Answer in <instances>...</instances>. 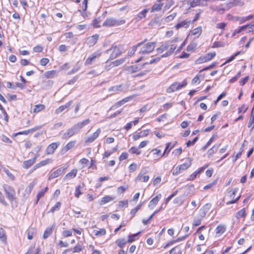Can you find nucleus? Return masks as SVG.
Segmentation results:
<instances>
[{
	"label": "nucleus",
	"mask_w": 254,
	"mask_h": 254,
	"mask_svg": "<svg viewBox=\"0 0 254 254\" xmlns=\"http://www.w3.org/2000/svg\"><path fill=\"white\" fill-rule=\"evenodd\" d=\"M191 163L192 159L188 158L185 163L176 167L173 172V175L176 176L181 173L183 171L189 168L191 166Z\"/></svg>",
	"instance_id": "f257e3e1"
},
{
	"label": "nucleus",
	"mask_w": 254,
	"mask_h": 254,
	"mask_svg": "<svg viewBox=\"0 0 254 254\" xmlns=\"http://www.w3.org/2000/svg\"><path fill=\"white\" fill-rule=\"evenodd\" d=\"M232 5H229L227 2L225 4H221L219 5H211L210 8L213 11L216 12L219 14H223L226 11H228L231 8Z\"/></svg>",
	"instance_id": "f03ea898"
},
{
	"label": "nucleus",
	"mask_w": 254,
	"mask_h": 254,
	"mask_svg": "<svg viewBox=\"0 0 254 254\" xmlns=\"http://www.w3.org/2000/svg\"><path fill=\"white\" fill-rule=\"evenodd\" d=\"M125 23V20L124 19H116L114 18L111 17L107 18L103 24L104 27H113L123 25Z\"/></svg>",
	"instance_id": "7ed1b4c3"
},
{
	"label": "nucleus",
	"mask_w": 254,
	"mask_h": 254,
	"mask_svg": "<svg viewBox=\"0 0 254 254\" xmlns=\"http://www.w3.org/2000/svg\"><path fill=\"white\" fill-rule=\"evenodd\" d=\"M238 188H236L232 190H230L227 195V197L229 198L230 200L227 202V204L234 203L237 202L241 197V195L239 194L235 197L236 194L238 192Z\"/></svg>",
	"instance_id": "20e7f679"
},
{
	"label": "nucleus",
	"mask_w": 254,
	"mask_h": 254,
	"mask_svg": "<svg viewBox=\"0 0 254 254\" xmlns=\"http://www.w3.org/2000/svg\"><path fill=\"white\" fill-rule=\"evenodd\" d=\"M187 84V81L186 79L184 80L182 83L174 82L167 89L166 91L168 93L175 92L186 86Z\"/></svg>",
	"instance_id": "39448f33"
},
{
	"label": "nucleus",
	"mask_w": 254,
	"mask_h": 254,
	"mask_svg": "<svg viewBox=\"0 0 254 254\" xmlns=\"http://www.w3.org/2000/svg\"><path fill=\"white\" fill-rule=\"evenodd\" d=\"M147 156H149L151 161L157 162L163 156V154L161 153V150L157 148L152 149L148 154Z\"/></svg>",
	"instance_id": "423d86ee"
},
{
	"label": "nucleus",
	"mask_w": 254,
	"mask_h": 254,
	"mask_svg": "<svg viewBox=\"0 0 254 254\" xmlns=\"http://www.w3.org/2000/svg\"><path fill=\"white\" fill-rule=\"evenodd\" d=\"M147 173V168H142L141 170H140V172L138 174L136 178L135 179V181L143 183L147 182L149 179L150 177L149 175L146 174Z\"/></svg>",
	"instance_id": "0eeeda50"
},
{
	"label": "nucleus",
	"mask_w": 254,
	"mask_h": 254,
	"mask_svg": "<svg viewBox=\"0 0 254 254\" xmlns=\"http://www.w3.org/2000/svg\"><path fill=\"white\" fill-rule=\"evenodd\" d=\"M3 188L7 198L10 201L14 200L15 199V190L13 188L7 185H4Z\"/></svg>",
	"instance_id": "6e6552de"
},
{
	"label": "nucleus",
	"mask_w": 254,
	"mask_h": 254,
	"mask_svg": "<svg viewBox=\"0 0 254 254\" xmlns=\"http://www.w3.org/2000/svg\"><path fill=\"white\" fill-rule=\"evenodd\" d=\"M155 42H149L145 44L140 49V53L143 54H148L152 52L155 47Z\"/></svg>",
	"instance_id": "1a4fd4ad"
},
{
	"label": "nucleus",
	"mask_w": 254,
	"mask_h": 254,
	"mask_svg": "<svg viewBox=\"0 0 254 254\" xmlns=\"http://www.w3.org/2000/svg\"><path fill=\"white\" fill-rule=\"evenodd\" d=\"M216 55L215 52L209 53L200 57L195 61L196 64H200L211 60Z\"/></svg>",
	"instance_id": "9d476101"
},
{
	"label": "nucleus",
	"mask_w": 254,
	"mask_h": 254,
	"mask_svg": "<svg viewBox=\"0 0 254 254\" xmlns=\"http://www.w3.org/2000/svg\"><path fill=\"white\" fill-rule=\"evenodd\" d=\"M110 51H112L110 56V59H114L122 53V48L120 46H115L112 47L111 49L108 50L106 52L108 53Z\"/></svg>",
	"instance_id": "9b49d317"
},
{
	"label": "nucleus",
	"mask_w": 254,
	"mask_h": 254,
	"mask_svg": "<svg viewBox=\"0 0 254 254\" xmlns=\"http://www.w3.org/2000/svg\"><path fill=\"white\" fill-rule=\"evenodd\" d=\"M128 86L127 84H120L113 86L109 89V91L112 94L117 93L119 92L127 90Z\"/></svg>",
	"instance_id": "f8f14e48"
},
{
	"label": "nucleus",
	"mask_w": 254,
	"mask_h": 254,
	"mask_svg": "<svg viewBox=\"0 0 254 254\" xmlns=\"http://www.w3.org/2000/svg\"><path fill=\"white\" fill-rule=\"evenodd\" d=\"M102 52L98 50L92 54H91L90 56H89L85 62V65H89L91 64L95 60L100 57L101 55Z\"/></svg>",
	"instance_id": "ddd939ff"
},
{
	"label": "nucleus",
	"mask_w": 254,
	"mask_h": 254,
	"mask_svg": "<svg viewBox=\"0 0 254 254\" xmlns=\"http://www.w3.org/2000/svg\"><path fill=\"white\" fill-rule=\"evenodd\" d=\"M202 27L201 26H199L190 31L188 37H192L194 39H197L200 36L202 33Z\"/></svg>",
	"instance_id": "4468645a"
},
{
	"label": "nucleus",
	"mask_w": 254,
	"mask_h": 254,
	"mask_svg": "<svg viewBox=\"0 0 254 254\" xmlns=\"http://www.w3.org/2000/svg\"><path fill=\"white\" fill-rule=\"evenodd\" d=\"M211 205L209 203L206 204L202 206L198 210L197 215L199 216L200 218H203L207 212L210 209Z\"/></svg>",
	"instance_id": "2eb2a0df"
},
{
	"label": "nucleus",
	"mask_w": 254,
	"mask_h": 254,
	"mask_svg": "<svg viewBox=\"0 0 254 254\" xmlns=\"http://www.w3.org/2000/svg\"><path fill=\"white\" fill-rule=\"evenodd\" d=\"M99 38V35L95 34L88 37L86 40V43L89 46L91 47L94 45Z\"/></svg>",
	"instance_id": "dca6fc26"
},
{
	"label": "nucleus",
	"mask_w": 254,
	"mask_h": 254,
	"mask_svg": "<svg viewBox=\"0 0 254 254\" xmlns=\"http://www.w3.org/2000/svg\"><path fill=\"white\" fill-rule=\"evenodd\" d=\"M192 23V22H191V21L190 20H185L184 21L179 22L175 26V27L177 29H178L182 27L187 28L190 26V24H191Z\"/></svg>",
	"instance_id": "f3484780"
},
{
	"label": "nucleus",
	"mask_w": 254,
	"mask_h": 254,
	"mask_svg": "<svg viewBox=\"0 0 254 254\" xmlns=\"http://www.w3.org/2000/svg\"><path fill=\"white\" fill-rule=\"evenodd\" d=\"M150 130L149 129H145L141 131L138 133L134 134L133 135V139L134 140H137L140 137H145L148 135Z\"/></svg>",
	"instance_id": "a211bd4d"
},
{
	"label": "nucleus",
	"mask_w": 254,
	"mask_h": 254,
	"mask_svg": "<svg viewBox=\"0 0 254 254\" xmlns=\"http://www.w3.org/2000/svg\"><path fill=\"white\" fill-rule=\"evenodd\" d=\"M76 132H77V131L74 127H72L67 129L66 132L64 133L63 137L64 139L68 138L70 137L73 136Z\"/></svg>",
	"instance_id": "6ab92c4d"
},
{
	"label": "nucleus",
	"mask_w": 254,
	"mask_h": 254,
	"mask_svg": "<svg viewBox=\"0 0 254 254\" xmlns=\"http://www.w3.org/2000/svg\"><path fill=\"white\" fill-rule=\"evenodd\" d=\"M139 69H140L137 65H134L127 66L124 68V70L126 71L127 74H132L138 71Z\"/></svg>",
	"instance_id": "aec40b11"
},
{
	"label": "nucleus",
	"mask_w": 254,
	"mask_h": 254,
	"mask_svg": "<svg viewBox=\"0 0 254 254\" xmlns=\"http://www.w3.org/2000/svg\"><path fill=\"white\" fill-rule=\"evenodd\" d=\"M115 196L111 195H106L103 197L99 202L100 205H103L107 203L110 202L115 199Z\"/></svg>",
	"instance_id": "412c9836"
},
{
	"label": "nucleus",
	"mask_w": 254,
	"mask_h": 254,
	"mask_svg": "<svg viewBox=\"0 0 254 254\" xmlns=\"http://www.w3.org/2000/svg\"><path fill=\"white\" fill-rule=\"evenodd\" d=\"M3 171L5 173L9 179L11 181H14L15 180L14 175L12 174L8 169L0 165V171Z\"/></svg>",
	"instance_id": "4be33fe9"
},
{
	"label": "nucleus",
	"mask_w": 254,
	"mask_h": 254,
	"mask_svg": "<svg viewBox=\"0 0 254 254\" xmlns=\"http://www.w3.org/2000/svg\"><path fill=\"white\" fill-rule=\"evenodd\" d=\"M161 197V194H159L156 196L154 197L152 200H151L148 204L149 208L150 209L154 208V207L157 204Z\"/></svg>",
	"instance_id": "5701e85b"
},
{
	"label": "nucleus",
	"mask_w": 254,
	"mask_h": 254,
	"mask_svg": "<svg viewBox=\"0 0 254 254\" xmlns=\"http://www.w3.org/2000/svg\"><path fill=\"white\" fill-rule=\"evenodd\" d=\"M64 170H65V169L63 167H61V168L58 169L57 170L53 171L51 173L50 178H56V177L61 175L64 172Z\"/></svg>",
	"instance_id": "b1692460"
},
{
	"label": "nucleus",
	"mask_w": 254,
	"mask_h": 254,
	"mask_svg": "<svg viewBox=\"0 0 254 254\" xmlns=\"http://www.w3.org/2000/svg\"><path fill=\"white\" fill-rule=\"evenodd\" d=\"M207 4L206 0H193L191 3L190 5L192 7H195L197 6H204Z\"/></svg>",
	"instance_id": "393cba45"
},
{
	"label": "nucleus",
	"mask_w": 254,
	"mask_h": 254,
	"mask_svg": "<svg viewBox=\"0 0 254 254\" xmlns=\"http://www.w3.org/2000/svg\"><path fill=\"white\" fill-rule=\"evenodd\" d=\"M168 47H169L167 52L164 54L162 57H165L171 55L177 48V46L176 44L170 45L168 44Z\"/></svg>",
	"instance_id": "a878e982"
},
{
	"label": "nucleus",
	"mask_w": 254,
	"mask_h": 254,
	"mask_svg": "<svg viewBox=\"0 0 254 254\" xmlns=\"http://www.w3.org/2000/svg\"><path fill=\"white\" fill-rule=\"evenodd\" d=\"M36 160V157H34V158L27 160L26 161H24L23 163V167L25 169H28L32 165L34 164Z\"/></svg>",
	"instance_id": "bb28decb"
},
{
	"label": "nucleus",
	"mask_w": 254,
	"mask_h": 254,
	"mask_svg": "<svg viewBox=\"0 0 254 254\" xmlns=\"http://www.w3.org/2000/svg\"><path fill=\"white\" fill-rule=\"evenodd\" d=\"M90 120L89 119L85 120L81 122L78 123L77 124L75 125L73 127L77 131V132L82 128L85 125H87L89 123Z\"/></svg>",
	"instance_id": "cd10ccee"
},
{
	"label": "nucleus",
	"mask_w": 254,
	"mask_h": 254,
	"mask_svg": "<svg viewBox=\"0 0 254 254\" xmlns=\"http://www.w3.org/2000/svg\"><path fill=\"white\" fill-rule=\"evenodd\" d=\"M77 173V169H73L69 173L67 174L64 178V180H69L74 178Z\"/></svg>",
	"instance_id": "c85d7f7f"
},
{
	"label": "nucleus",
	"mask_w": 254,
	"mask_h": 254,
	"mask_svg": "<svg viewBox=\"0 0 254 254\" xmlns=\"http://www.w3.org/2000/svg\"><path fill=\"white\" fill-rule=\"evenodd\" d=\"M228 3L232 5L231 8L235 6H243L245 4L244 0H232Z\"/></svg>",
	"instance_id": "c756f323"
},
{
	"label": "nucleus",
	"mask_w": 254,
	"mask_h": 254,
	"mask_svg": "<svg viewBox=\"0 0 254 254\" xmlns=\"http://www.w3.org/2000/svg\"><path fill=\"white\" fill-rule=\"evenodd\" d=\"M37 230L34 228H30L27 230V238L29 240H31L36 235Z\"/></svg>",
	"instance_id": "7c9ffc66"
},
{
	"label": "nucleus",
	"mask_w": 254,
	"mask_h": 254,
	"mask_svg": "<svg viewBox=\"0 0 254 254\" xmlns=\"http://www.w3.org/2000/svg\"><path fill=\"white\" fill-rule=\"evenodd\" d=\"M226 230V227L223 225H218L216 229V234L217 236L219 237L221 236Z\"/></svg>",
	"instance_id": "2f4dec72"
},
{
	"label": "nucleus",
	"mask_w": 254,
	"mask_h": 254,
	"mask_svg": "<svg viewBox=\"0 0 254 254\" xmlns=\"http://www.w3.org/2000/svg\"><path fill=\"white\" fill-rule=\"evenodd\" d=\"M75 144V141H71L68 142L62 149V152L64 153L67 152L68 150L72 148Z\"/></svg>",
	"instance_id": "473e14b6"
},
{
	"label": "nucleus",
	"mask_w": 254,
	"mask_h": 254,
	"mask_svg": "<svg viewBox=\"0 0 254 254\" xmlns=\"http://www.w3.org/2000/svg\"><path fill=\"white\" fill-rule=\"evenodd\" d=\"M168 43H164L161 45V46L156 49V51L158 53L161 54L163 52L167 51L168 49Z\"/></svg>",
	"instance_id": "72a5a7b5"
},
{
	"label": "nucleus",
	"mask_w": 254,
	"mask_h": 254,
	"mask_svg": "<svg viewBox=\"0 0 254 254\" xmlns=\"http://www.w3.org/2000/svg\"><path fill=\"white\" fill-rule=\"evenodd\" d=\"M72 104L71 101H69L67 103L64 105H63L60 106L58 109L56 110V112L57 113H60L64 111L65 109H67Z\"/></svg>",
	"instance_id": "f704fd0d"
},
{
	"label": "nucleus",
	"mask_w": 254,
	"mask_h": 254,
	"mask_svg": "<svg viewBox=\"0 0 254 254\" xmlns=\"http://www.w3.org/2000/svg\"><path fill=\"white\" fill-rule=\"evenodd\" d=\"M246 215L245 209L243 208L239 210L236 214V217L237 219L245 218Z\"/></svg>",
	"instance_id": "c9c22d12"
},
{
	"label": "nucleus",
	"mask_w": 254,
	"mask_h": 254,
	"mask_svg": "<svg viewBox=\"0 0 254 254\" xmlns=\"http://www.w3.org/2000/svg\"><path fill=\"white\" fill-rule=\"evenodd\" d=\"M59 143H53L49 145V154L53 153L59 145Z\"/></svg>",
	"instance_id": "e433bc0d"
},
{
	"label": "nucleus",
	"mask_w": 254,
	"mask_h": 254,
	"mask_svg": "<svg viewBox=\"0 0 254 254\" xmlns=\"http://www.w3.org/2000/svg\"><path fill=\"white\" fill-rule=\"evenodd\" d=\"M143 205V202H140L138 205L136 206V207L130 210V214L131 215L132 217H134L137 212L140 209L141 206Z\"/></svg>",
	"instance_id": "4c0bfd02"
},
{
	"label": "nucleus",
	"mask_w": 254,
	"mask_h": 254,
	"mask_svg": "<svg viewBox=\"0 0 254 254\" xmlns=\"http://www.w3.org/2000/svg\"><path fill=\"white\" fill-rule=\"evenodd\" d=\"M246 26H240L238 27L237 29L234 30L232 33V37H235L237 34L240 33L242 31H244Z\"/></svg>",
	"instance_id": "58836bf2"
},
{
	"label": "nucleus",
	"mask_w": 254,
	"mask_h": 254,
	"mask_svg": "<svg viewBox=\"0 0 254 254\" xmlns=\"http://www.w3.org/2000/svg\"><path fill=\"white\" fill-rule=\"evenodd\" d=\"M116 243L119 247L122 248L127 243V241H126L125 239L122 238L117 240Z\"/></svg>",
	"instance_id": "ea45409f"
},
{
	"label": "nucleus",
	"mask_w": 254,
	"mask_h": 254,
	"mask_svg": "<svg viewBox=\"0 0 254 254\" xmlns=\"http://www.w3.org/2000/svg\"><path fill=\"white\" fill-rule=\"evenodd\" d=\"M133 97H134V96H133L127 97L123 99L122 100L118 102L117 103V105L118 106H122V105L124 104L125 103H127V102H128L129 101H130V100L132 99L133 98Z\"/></svg>",
	"instance_id": "a19ab883"
},
{
	"label": "nucleus",
	"mask_w": 254,
	"mask_h": 254,
	"mask_svg": "<svg viewBox=\"0 0 254 254\" xmlns=\"http://www.w3.org/2000/svg\"><path fill=\"white\" fill-rule=\"evenodd\" d=\"M133 97H134V96H133L127 97L123 99L122 100L118 102L117 103V105L118 106H122V105L124 104L125 103H127V102H128L129 101H130V100L132 99L133 98Z\"/></svg>",
	"instance_id": "79ce46f5"
},
{
	"label": "nucleus",
	"mask_w": 254,
	"mask_h": 254,
	"mask_svg": "<svg viewBox=\"0 0 254 254\" xmlns=\"http://www.w3.org/2000/svg\"><path fill=\"white\" fill-rule=\"evenodd\" d=\"M38 127H36L27 130L19 132L17 133V134H24V135H27L29 133H32L36 131V130L38 129Z\"/></svg>",
	"instance_id": "37998d69"
},
{
	"label": "nucleus",
	"mask_w": 254,
	"mask_h": 254,
	"mask_svg": "<svg viewBox=\"0 0 254 254\" xmlns=\"http://www.w3.org/2000/svg\"><path fill=\"white\" fill-rule=\"evenodd\" d=\"M45 108V105L43 104H38L34 106V109H33V112L34 113H38L41 111V110H43Z\"/></svg>",
	"instance_id": "c03bdc74"
},
{
	"label": "nucleus",
	"mask_w": 254,
	"mask_h": 254,
	"mask_svg": "<svg viewBox=\"0 0 254 254\" xmlns=\"http://www.w3.org/2000/svg\"><path fill=\"white\" fill-rule=\"evenodd\" d=\"M147 12H148V10L146 9H145L143 10L142 11H141L140 12H139L137 16L136 17L137 20H141V19L144 18L146 16V14L147 13Z\"/></svg>",
	"instance_id": "a18cd8bd"
},
{
	"label": "nucleus",
	"mask_w": 254,
	"mask_h": 254,
	"mask_svg": "<svg viewBox=\"0 0 254 254\" xmlns=\"http://www.w3.org/2000/svg\"><path fill=\"white\" fill-rule=\"evenodd\" d=\"M93 233L96 236H101L106 234V230L104 229H101L99 230H95Z\"/></svg>",
	"instance_id": "49530a36"
},
{
	"label": "nucleus",
	"mask_w": 254,
	"mask_h": 254,
	"mask_svg": "<svg viewBox=\"0 0 254 254\" xmlns=\"http://www.w3.org/2000/svg\"><path fill=\"white\" fill-rule=\"evenodd\" d=\"M203 219L200 218L199 216H196L194 219L193 221V225L194 226H197L201 224V221Z\"/></svg>",
	"instance_id": "de8ad7c7"
},
{
	"label": "nucleus",
	"mask_w": 254,
	"mask_h": 254,
	"mask_svg": "<svg viewBox=\"0 0 254 254\" xmlns=\"http://www.w3.org/2000/svg\"><path fill=\"white\" fill-rule=\"evenodd\" d=\"M162 4L161 3H155L151 8V12L158 11L161 10Z\"/></svg>",
	"instance_id": "09e8293b"
},
{
	"label": "nucleus",
	"mask_w": 254,
	"mask_h": 254,
	"mask_svg": "<svg viewBox=\"0 0 254 254\" xmlns=\"http://www.w3.org/2000/svg\"><path fill=\"white\" fill-rule=\"evenodd\" d=\"M170 254H182L181 249L179 247H176L172 249Z\"/></svg>",
	"instance_id": "8fccbe9b"
},
{
	"label": "nucleus",
	"mask_w": 254,
	"mask_h": 254,
	"mask_svg": "<svg viewBox=\"0 0 254 254\" xmlns=\"http://www.w3.org/2000/svg\"><path fill=\"white\" fill-rule=\"evenodd\" d=\"M203 78V77H201V75L198 74L193 78L191 82L192 84L199 83L201 80Z\"/></svg>",
	"instance_id": "3c124183"
},
{
	"label": "nucleus",
	"mask_w": 254,
	"mask_h": 254,
	"mask_svg": "<svg viewBox=\"0 0 254 254\" xmlns=\"http://www.w3.org/2000/svg\"><path fill=\"white\" fill-rule=\"evenodd\" d=\"M35 184H36V182L35 181H33L32 182H31L28 186L27 188L26 189V190H25L26 192L27 193H30L31 192V190H32V189H33V187H34Z\"/></svg>",
	"instance_id": "603ef678"
},
{
	"label": "nucleus",
	"mask_w": 254,
	"mask_h": 254,
	"mask_svg": "<svg viewBox=\"0 0 254 254\" xmlns=\"http://www.w3.org/2000/svg\"><path fill=\"white\" fill-rule=\"evenodd\" d=\"M243 26H246V27L245 28L244 31H246V33H250L254 30V25L253 24H248L244 25Z\"/></svg>",
	"instance_id": "864d4df0"
},
{
	"label": "nucleus",
	"mask_w": 254,
	"mask_h": 254,
	"mask_svg": "<svg viewBox=\"0 0 254 254\" xmlns=\"http://www.w3.org/2000/svg\"><path fill=\"white\" fill-rule=\"evenodd\" d=\"M81 187L80 185H78L77 186H76V187L75 188L74 195H75V196L77 198H78L79 197V196L82 194V192L81 191Z\"/></svg>",
	"instance_id": "5fc2aeb1"
},
{
	"label": "nucleus",
	"mask_w": 254,
	"mask_h": 254,
	"mask_svg": "<svg viewBox=\"0 0 254 254\" xmlns=\"http://www.w3.org/2000/svg\"><path fill=\"white\" fill-rule=\"evenodd\" d=\"M129 152L132 154H135L139 155L140 154L141 151L136 147H132L129 150Z\"/></svg>",
	"instance_id": "6e6d98bb"
},
{
	"label": "nucleus",
	"mask_w": 254,
	"mask_h": 254,
	"mask_svg": "<svg viewBox=\"0 0 254 254\" xmlns=\"http://www.w3.org/2000/svg\"><path fill=\"white\" fill-rule=\"evenodd\" d=\"M0 239L3 242H5L6 240L5 232L2 228H0Z\"/></svg>",
	"instance_id": "4d7b16f0"
},
{
	"label": "nucleus",
	"mask_w": 254,
	"mask_h": 254,
	"mask_svg": "<svg viewBox=\"0 0 254 254\" xmlns=\"http://www.w3.org/2000/svg\"><path fill=\"white\" fill-rule=\"evenodd\" d=\"M48 161L47 160L42 161L39 163L36 164L34 167V170H36L37 168H40L42 166H45L47 164Z\"/></svg>",
	"instance_id": "13d9d810"
},
{
	"label": "nucleus",
	"mask_w": 254,
	"mask_h": 254,
	"mask_svg": "<svg viewBox=\"0 0 254 254\" xmlns=\"http://www.w3.org/2000/svg\"><path fill=\"white\" fill-rule=\"evenodd\" d=\"M61 205V203L60 202H57L55 205L52 207L50 209V212H54L55 211H58L59 210L60 207Z\"/></svg>",
	"instance_id": "bf43d9fd"
},
{
	"label": "nucleus",
	"mask_w": 254,
	"mask_h": 254,
	"mask_svg": "<svg viewBox=\"0 0 254 254\" xmlns=\"http://www.w3.org/2000/svg\"><path fill=\"white\" fill-rule=\"evenodd\" d=\"M101 20L100 19V17H98L97 18H95L93 21V25L95 28H98L100 27V23Z\"/></svg>",
	"instance_id": "052dcab7"
},
{
	"label": "nucleus",
	"mask_w": 254,
	"mask_h": 254,
	"mask_svg": "<svg viewBox=\"0 0 254 254\" xmlns=\"http://www.w3.org/2000/svg\"><path fill=\"white\" fill-rule=\"evenodd\" d=\"M80 66H81L80 64H76L72 68V69L69 72L68 74H73V73H74L76 72L80 69Z\"/></svg>",
	"instance_id": "680f3d73"
},
{
	"label": "nucleus",
	"mask_w": 254,
	"mask_h": 254,
	"mask_svg": "<svg viewBox=\"0 0 254 254\" xmlns=\"http://www.w3.org/2000/svg\"><path fill=\"white\" fill-rule=\"evenodd\" d=\"M128 205V200H122L119 202L118 206L120 208H122L124 206H127Z\"/></svg>",
	"instance_id": "e2e57ef3"
},
{
	"label": "nucleus",
	"mask_w": 254,
	"mask_h": 254,
	"mask_svg": "<svg viewBox=\"0 0 254 254\" xmlns=\"http://www.w3.org/2000/svg\"><path fill=\"white\" fill-rule=\"evenodd\" d=\"M178 191L177 190H176L165 199V206L167 204L168 202L178 193Z\"/></svg>",
	"instance_id": "0e129e2a"
},
{
	"label": "nucleus",
	"mask_w": 254,
	"mask_h": 254,
	"mask_svg": "<svg viewBox=\"0 0 254 254\" xmlns=\"http://www.w3.org/2000/svg\"><path fill=\"white\" fill-rule=\"evenodd\" d=\"M176 16V13H173L172 14H170V15L168 16L165 18V21L167 22H170L172 21L174 17Z\"/></svg>",
	"instance_id": "69168bd1"
},
{
	"label": "nucleus",
	"mask_w": 254,
	"mask_h": 254,
	"mask_svg": "<svg viewBox=\"0 0 254 254\" xmlns=\"http://www.w3.org/2000/svg\"><path fill=\"white\" fill-rule=\"evenodd\" d=\"M82 250L81 246L78 244L73 249L72 252L73 253H78Z\"/></svg>",
	"instance_id": "338daca9"
},
{
	"label": "nucleus",
	"mask_w": 254,
	"mask_h": 254,
	"mask_svg": "<svg viewBox=\"0 0 254 254\" xmlns=\"http://www.w3.org/2000/svg\"><path fill=\"white\" fill-rule=\"evenodd\" d=\"M254 124V112L252 110L251 118L249 122L248 127H250L253 124Z\"/></svg>",
	"instance_id": "774afa93"
}]
</instances>
